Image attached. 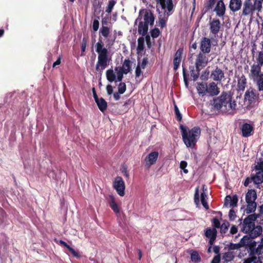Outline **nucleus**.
<instances>
[{"label":"nucleus","instance_id":"1","mask_svg":"<svg viewBox=\"0 0 263 263\" xmlns=\"http://www.w3.org/2000/svg\"><path fill=\"white\" fill-rule=\"evenodd\" d=\"M211 104L214 109L220 110L226 114H234L236 107L235 101H232L231 95L227 91H222L220 96L214 98Z\"/></svg>","mask_w":263,"mask_h":263},{"label":"nucleus","instance_id":"2","mask_svg":"<svg viewBox=\"0 0 263 263\" xmlns=\"http://www.w3.org/2000/svg\"><path fill=\"white\" fill-rule=\"evenodd\" d=\"M259 217V214H252L247 216L242 222V219H239L241 231L248 234L252 238H255L261 235L262 232V227L255 224V221Z\"/></svg>","mask_w":263,"mask_h":263},{"label":"nucleus","instance_id":"3","mask_svg":"<svg viewBox=\"0 0 263 263\" xmlns=\"http://www.w3.org/2000/svg\"><path fill=\"white\" fill-rule=\"evenodd\" d=\"M96 51L98 54V61L96 65V70L101 74L103 71L109 65L110 58L107 48L104 47V43L101 36H99L98 42L95 45Z\"/></svg>","mask_w":263,"mask_h":263},{"label":"nucleus","instance_id":"4","mask_svg":"<svg viewBox=\"0 0 263 263\" xmlns=\"http://www.w3.org/2000/svg\"><path fill=\"white\" fill-rule=\"evenodd\" d=\"M180 129L184 144L187 147H194L197 142V138L200 135V128L198 127H194L191 129L187 130L185 127L181 124Z\"/></svg>","mask_w":263,"mask_h":263},{"label":"nucleus","instance_id":"5","mask_svg":"<svg viewBox=\"0 0 263 263\" xmlns=\"http://www.w3.org/2000/svg\"><path fill=\"white\" fill-rule=\"evenodd\" d=\"M262 9V3L260 1L256 0L252 3V1L245 0L242 5L241 15L243 16L252 15L255 11L258 12H261Z\"/></svg>","mask_w":263,"mask_h":263},{"label":"nucleus","instance_id":"6","mask_svg":"<svg viewBox=\"0 0 263 263\" xmlns=\"http://www.w3.org/2000/svg\"><path fill=\"white\" fill-rule=\"evenodd\" d=\"M257 199V193L255 190H249L246 194V201L247 203L246 212L247 214H250L255 212L257 206L255 202Z\"/></svg>","mask_w":263,"mask_h":263},{"label":"nucleus","instance_id":"7","mask_svg":"<svg viewBox=\"0 0 263 263\" xmlns=\"http://www.w3.org/2000/svg\"><path fill=\"white\" fill-rule=\"evenodd\" d=\"M208 54L199 52L196 55L195 64L197 70H201L206 67L210 61Z\"/></svg>","mask_w":263,"mask_h":263},{"label":"nucleus","instance_id":"8","mask_svg":"<svg viewBox=\"0 0 263 263\" xmlns=\"http://www.w3.org/2000/svg\"><path fill=\"white\" fill-rule=\"evenodd\" d=\"M249 235H245L239 242L240 248L246 247L250 253L251 250L256 246V242Z\"/></svg>","mask_w":263,"mask_h":263},{"label":"nucleus","instance_id":"9","mask_svg":"<svg viewBox=\"0 0 263 263\" xmlns=\"http://www.w3.org/2000/svg\"><path fill=\"white\" fill-rule=\"evenodd\" d=\"M240 130L243 137L248 138L254 134V127L253 124L248 123H243L240 124Z\"/></svg>","mask_w":263,"mask_h":263},{"label":"nucleus","instance_id":"10","mask_svg":"<svg viewBox=\"0 0 263 263\" xmlns=\"http://www.w3.org/2000/svg\"><path fill=\"white\" fill-rule=\"evenodd\" d=\"M212 43L211 40L207 37L201 38L199 48L201 52L208 54L212 50Z\"/></svg>","mask_w":263,"mask_h":263},{"label":"nucleus","instance_id":"11","mask_svg":"<svg viewBox=\"0 0 263 263\" xmlns=\"http://www.w3.org/2000/svg\"><path fill=\"white\" fill-rule=\"evenodd\" d=\"M114 187L120 196H123L125 195V186L122 177H117L116 178L114 182Z\"/></svg>","mask_w":263,"mask_h":263},{"label":"nucleus","instance_id":"12","mask_svg":"<svg viewBox=\"0 0 263 263\" xmlns=\"http://www.w3.org/2000/svg\"><path fill=\"white\" fill-rule=\"evenodd\" d=\"M221 28L220 20L218 18H214L209 22V28L210 32L215 37L218 34Z\"/></svg>","mask_w":263,"mask_h":263},{"label":"nucleus","instance_id":"13","mask_svg":"<svg viewBox=\"0 0 263 263\" xmlns=\"http://www.w3.org/2000/svg\"><path fill=\"white\" fill-rule=\"evenodd\" d=\"M210 77L215 81L221 82L224 77V71L217 66L212 70Z\"/></svg>","mask_w":263,"mask_h":263},{"label":"nucleus","instance_id":"14","mask_svg":"<svg viewBox=\"0 0 263 263\" xmlns=\"http://www.w3.org/2000/svg\"><path fill=\"white\" fill-rule=\"evenodd\" d=\"M159 156L158 152L154 151L150 153L145 158V166L149 167L156 163Z\"/></svg>","mask_w":263,"mask_h":263},{"label":"nucleus","instance_id":"15","mask_svg":"<svg viewBox=\"0 0 263 263\" xmlns=\"http://www.w3.org/2000/svg\"><path fill=\"white\" fill-rule=\"evenodd\" d=\"M261 66L256 64H253L251 66L250 76L253 80H255L260 77L261 74H263L261 72Z\"/></svg>","mask_w":263,"mask_h":263},{"label":"nucleus","instance_id":"16","mask_svg":"<svg viewBox=\"0 0 263 263\" xmlns=\"http://www.w3.org/2000/svg\"><path fill=\"white\" fill-rule=\"evenodd\" d=\"M238 202V197L236 195H234L232 196L227 195L224 199V206L232 208L237 206Z\"/></svg>","mask_w":263,"mask_h":263},{"label":"nucleus","instance_id":"17","mask_svg":"<svg viewBox=\"0 0 263 263\" xmlns=\"http://www.w3.org/2000/svg\"><path fill=\"white\" fill-rule=\"evenodd\" d=\"M206 94L211 96H217L220 91L217 85L214 82H211L208 85Z\"/></svg>","mask_w":263,"mask_h":263},{"label":"nucleus","instance_id":"18","mask_svg":"<svg viewBox=\"0 0 263 263\" xmlns=\"http://www.w3.org/2000/svg\"><path fill=\"white\" fill-rule=\"evenodd\" d=\"M214 11L216 12V15L219 17L224 15L226 12V7L223 1L220 0L217 2Z\"/></svg>","mask_w":263,"mask_h":263},{"label":"nucleus","instance_id":"19","mask_svg":"<svg viewBox=\"0 0 263 263\" xmlns=\"http://www.w3.org/2000/svg\"><path fill=\"white\" fill-rule=\"evenodd\" d=\"M143 19L144 24H147L148 26V24H149L151 26H153L154 25L155 17L151 11L145 10Z\"/></svg>","mask_w":263,"mask_h":263},{"label":"nucleus","instance_id":"20","mask_svg":"<svg viewBox=\"0 0 263 263\" xmlns=\"http://www.w3.org/2000/svg\"><path fill=\"white\" fill-rule=\"evenodd\" d=\"M243 4L241 0H230L229 3V8L233 12L239 10Z\"/></svg>","mask_w":263,"mask_h":263},{"label":"nucleus","instance_id":"21","mask_svg":"<svg viewBox=\"0 0 263 263\" xmlns=\"http://www.w3.org/2000/svg\"><path fill=\"white\" fill-rule=\"evenodd\" d=\"M257 98L255 90L253 89L247 90L245 95V99L248 100L250 104L254 102Z\"/></svg>","mask_w":263,"mask_h":263},{"label":"nucleus","instance_id":"22","mask_svg":"<svg viewBox=\"0 0 263 263\" xmlns=\"http://www.w3.org/2000/svg\"><path fill=\"white\" fill-rule=\"evenodd\" d=\"M255 246L254 249H252L250 255V257L255 256V255H257L258 257L257 258H263V245L260 244L258 246L257 248Z\"/></svg>","mask_w":263,"mask_h":263},{"label":"nucleus","instance_id":"23","mask_svg":"<svg viewBox=\"0 0 263 263\" xmlns=\"http://www.w3.org/2000/svg\"><path fill=\"white\" fill-rule=\"evenodd\" d=\"M252 180L255 184L263 182V171H257L255 174H252Z\"/></svg>","mask_w":263,"mask_h":263},{"label":"nucleus","instance_id":"24","mask_svg":"<svg viewBox=\"0 0 263 263\" xmlns=\"http://www.w3.org/2000/svg\"><path fill=\"white\" fill-rule=\"evenodd\" d=\"M207 83L205 82H201L197 83V90L199 95L204 96L206 95Z\"/></svg>","mask_w":263,"mask_h":263},{"label":"nucleus","instance_id":"25","mask_svg":"<svg viewBox=\"0 0 263 263\" xmlns=\"http://www.w3.org/2000/svg\"><path fill=\"white\" fill-rule=\"evenodd\" d=\"M247 84V79L243 74L238 79L237 87L239 90L243 91Z\"/></svg>","mask_w":263,"mask_h":263},{"label":"nucleus","instance_id":"26","mask_svg":"<svg viewBox=\"0 0 263 263\" xmlns=\"http://www.w3.org/2000/svg\"><path fill=\"white\" fill-rule=\"evenodd\" d=\"M148 30V26L144 24L143 22L141 21L139 23L138 31L140 34L143 36L146 35Z\"/></svg>","mask_w":263,"mask_h":263},{"label":"nucleus","instance_id":"27","mask_svg":"<svg viewBox=\"0 0 263 263\" xmlns=\"http://www.w3.org/2000/svg\"><path fill=\"white\" fill-rule=\"evenodd\" d=\"M189 69L191 77L192 78L193 80L194 81H196L200 75V70H197L196 66L194 67V66H190Z\"/></svg>","mask_w":263,"mask_h":263},{"label":"nucleus","instance_id":"28","mask_svg":"<svg viewBox=\"0 0 263 263\" xmlns=\"http://www.w3.org/2000/svg\"><path fill=\"white\" fill-rule=\"evenodd\" d=\"M99 109L102 111L104 112L106 110L107 107V102L103 98H100L96 102Z\"/></svg>","mask_w":263,"mask_h":263},{"label":"nucleus","instance_id":"29","mask_svg":"<svg viewBox=\"0 0 263 263\" xmlns=\"http://www.w3.org/2000/svg\"><path fill=\"white\" fill-rule=\"evenodd\" d=\"M106 24V22H104L102 21V26L100 29V33H101L102 36L106 38L109 36V34L110 32V28L107 26H104V24Z\"/></svg>","mask_w":263,"mask_h":263},{"label":"nucleus","instance_id":"30","mask_svg":"<svg viewBox=\"0 0 263 263\" xmlns=\"http://www.w3.org/2000/svg\"><path fill=\"white\" fill-rule=\"evenodd\" d=\"M119 68V67H118ZM124 71V74H127L131 70V62L128 59L124 60L122 67H120Z\"/></svg>","mask_w":263,"mask_h":263},{"label":"nucleus","instance_id":"31","mask_svg":"<svg viewBox=\"0 0 263 263\" xmlns=\"http://www.w3.org/2000/svg\"><path fill=\"white\" fill-rule=\"evenodd\" d=\"M235 256V255L233 251H229L223 254L222 256V259L226 262L231 261L234 258Z\"/></svg>","mask_w":263,"mask_h":263},{"label":"nucleus","instance_id":"32","mask_svg":"<svg viewBox=\"0 0 263 263\" xmlns=\"http://www.w3.org/2000/svg\"><path fill=\"white\" fill-rule=\"evenodd\" d=\"M106 76L107 80L110 83L115 81L116 74H115L112 69H109L106 70Z\"/></svg>","mask_w":263,"mask_h":263},{"label":"nucleus","instance_id":"33","mask_svg":"<svg viewBox=\"0 0 263 263\" xmlns=\"http://www.w3.org/2000/svg\"><path fill=\"white\" fill-rule=\"evenodd\" d=\"M111 200L109 202V206L111 208V209L113 210V211L116 213H120V208L118 204H117L115 198L113 196H111L110 197Z\"/></svg>","mask_w":263,"mask_h":263},{"label":"nucleus","instance_id":"34","mask_svg":"<svg viewBox=\"0 0 263 263\" xmlns=\"http://www.w3.org/2000/svg\"><path fill=\"white\" fill-rule=\"evenodd\" d=\"M217 230L215 228H207L205 232V236L207 238H213L216 237L217 236Z\"/></svg>","mask_w":263,"mask_h":263},{"label":"nucleus","instance_id":"35","mask_svg":"<svg viewBox=\"0 0 263 263\" xmlns=\"http://www.w3.org/2000/svg\"><path fill=\"white\" fill-rule=\"evenodd\" d=\"M254 81H256L258 90L259 91H263V74H261L260 77Z\"/></svg>","mask_w":263,"mask_h":263},{"label":"nucleus","instance_id":"36","mask_svg":"<svg viewBox=\"0 0 263 263\" xmlns=\"http://www.w3.org/2000/svg\"><path fill=\"white\" fill-rule=\"evenodd\" d=\"M115 70L117 71V78H116V82H121L122 79L123 78V74H124V71L122 69H120V68L116 67L115 68Z\"/></svg>","mask_w":263,"mask_h":263},{"label":"nucleus","instance_id":"37","mask_svg":"<svg viewBox=\"0 0 263 263\" xmlns=\"http://www.w3.org/2000/svg\"><path fill=\"white\" fill-rule=\"evenodd\" d=\"M243 263H262V261L259 257L257 258L256 256H253L245 259Z\"/></svg>","mask_w":263,"mask_h":263},{"label":"nucleus","instance_id":"38","mask_svg":"<svg viewBox=\"0 0 263 263\" xmlns=\"http://www.w3.org/2000/svg\"><path fill=\"white\" fill-rule=\"evenodd\" d=\"M191 258L192 261L195 262H198L201 261V258L196 251H192L191 253Z\"/></svg>","mask_w":263,"mask_h":263},{"label":"nucleus","instance_id":"39","mask_svg":"<svg viewBox=\"0 0 263 263\" xmlns=\"http://www.w3.org/2000/svg\"><path fill=\"white\" fill-rule=\"evenodd\" d=\"M230 225V223L228 221L224 220L220 227V233L226 234L228 231Z\"/></svg>","mask_w":263,"mask_h":263},{"label":"nucleus","instance_id":"40","mask_svg":"<svg viewBox=\"0 0 263 263\" xmlns=\"http://www.w3.org/2000/svg\"><path fill=\"white\" fill-rule=\"evenodd\" d=\"M144 39L143 37H140L138 39V46L137 50L138 52H141L144 50Z\"/></svg>","mask_w":263,"mask_h":263},{"label":"nucleus","instance_id":"41","mask_svg":"<svg viewBox=\"0 0 263 263\" xmlns=\"http://www.w3.org/2000/svg\"><path fill=\"white\" fill-rule=\"evenodd\" d=\"M116 1H116V0H109V1L108 4L107 5V6L106 7V10H105V11L107 13H110L111 12L114 6L116 4Z\"/></svg>","mask_w":263,"mask_h":263},{"label":"nucleus","instance_id":"42","mask_svg":"<svg viewBox=\"0 0 263 263\" xmlns=\"http://www.w3.org/2000/svg\"><path fill=\"white\" fill-rule=\"evenodd\" d=\"M206 197H207V195L205 193L203 192L201 194V203H202V205L203 206V207L205 209L208 210L209 207L208 203L205 199V198H206Z\"/></svg>","mask_w":263,"mask_h":263},{"label":"nucleus","instance_id":"43","mask_svg":"<svg viewBox=\"0 0 263 263\" xmlns=\"http://www.w3.org/2000/svg\"><path fill=\"white\" fill-rule=\"evenodd\" d=\"M87 40L86 37H84L82 39L81 44V56L85 55V52L87 46Z\"/></svg>","mask_w":263,"mask_h":263},{"label":"nucleus","instance_id":"44","mask_svg":"<svg viewBox=\"0 0 263 263\" xmlns=\"http://www.w3.org/2000/svg\"><path fill=\"white\" fill-rule=\"evenodd\" d=\"M257 64L261 66H263V51L258 52V55L256 58Z\"/></svg>","mask_w":263,"mask_h":263},{"label":"nucleus","instance_id":"45","mask_svg":"<svg viewBox=\"0 0 263 263\" xmlns=\"http://www.w3.org/2000/svg\"><path fill=\"white\" fill-rule=\"evenodd\" d=\"M183 52V48H179L175 52L174 58L182 61Z\"/></svg>","mask_w":263,"mask_h":263},{"label":"nucleus","instance_id":"46","mask_svg":"<svg viewBox=\"0 0 263 263\" xmlns=\"http://www.w3.org/2000/svg\"><path fill=\"white\" fill-rule=\"evenodd\" d=\"M161 34V32L157 28L153 29L151 31V34L153 38L158 37Z\"/></svg>","mask_w":263,"mask_h":263},{"label":"nucleus","instance_id":"47","mask_svg":"<svg viewBox=\"0 0 263 263\" xmlns=\"http://www.w3.org/2000/svg\"><path fill=\"white\" fill-rule=\"evenodd\" d=\"M126 89V86L125 83L121 82L118 85V91L120 94L124 93Z\"/></svg>","mask_w":263,"mask_h":263},{"label":"nucleus","instance_id":"48","mask_svg":"<svg viewBox=\"0 0 263 263\" xmlns=\"http://www.w3.org/2000/svg\"><path fill=\"white\" fill-rule=\"evenodd\" d=\"M181 62V60H178L177 58L173 59V69L174 71H176L180 65V63Z\"/></svg>","mask_w":263,"mask_h":263},{"label":"nucleus","instance_id":"49","mask_svg":"<svg viewBox=\"0 0 263 263\" xmlns=\"http://www.w3.org/2000/svg\"><path fill=\"white\" fill-rule=\"evenodd\" d=\"M240 248V245L239 243H230L228 245V250L230 251H232V250H238Z\"/></svg>","mask_w":263,"mask_h":263},{"label":"nucleus","instance_id":"50","mask_svg":"<svg viewBox=\"0 0 263 263\" xmlns=\"http://www.w3.org/2000/svg\"><path fill=\"white\" fill-rule=\"evenodd\" d=\"M167 18L165 17H159L158 25L161 28H163L166 27V23Z\"/></svg>","mask_w":263,"mask_h":263},{"label":"nucleus","instance_id":"51","mask_svg":"<svg viewBox=\"0 0 263 263\" xmlns=\"http://www.w3.org/2000/svg\"><path fill=\"white\" fill-rule=\"evenodd\" d=\"M194 202L196 205L199 204V187H197L195 190L194 194Z\"/></svg>","mask_w":263,"mask_h":263},{"label":"nucleus","instance_id":"52","mask_svg":"<svg viewBox=\"0 0 263 263\" xmlns=\"http://www.w3.org/2000/svg\"><path fill=\"white\" fill-rule=\"evenodd\" d=\"M212 224L213 226V228L216 229L217 228H220L221 225L217 217H214L212 220Z\"/></svg>","mask_w":263,"mask_h":263},{"label":"nucleus","instance_id":"53","mask_svg":"<svg viewBox=\"0 0 263 263\" xmlns=\"http://www.w3.org/2000/svg\"><path fill=\"white\" fill-rule=\"evenodd\" d=\"M174 110H175V114L176 115V119L178 121L180 122L182 120V115L179 111V108L176 105H175V107H174Z\"/></svg>","mask_w":263,"mask_h":263},{"label":"nucleus","instance_id":"54","mask_svg":"<svg viewBox=\"0 0 263 263\" xmlns=\"http://www.w3.org/2000/svg\"><path fill=\"white\" fill-rule=\"evenodd\" d=\"M132 103V101L130 99L127 100L123 105V107H124L123 113L126 112L129 109V107L127 106L128 105H131Z\"/></svg>","mask_w":263,"mask_h":263},{"label":"nucleus","instance_id":"55","mask_svg":"<svg viewBox=\"0 0 263 263\" xmlns=\"http://www.w3.org/2000/svg\"><path fill=\"white\" fill-rule=\"evenodd\" d=\"M237 217L235 211L231 209L229 213V217L230 221H234Z\"/></svg>","mask_w":263,"mask_h":263},{"label":"nucleus","instance_id":"56","mask_svg":"<svg viewBox=\"0 0 263 263\" xmlns=\"http://www.w3.org/2000/svg\"><path fill=\"white\" fill-rule=\"evenodd\" d=\"M68 249L74 257H76L77 258H79L81 257V255L79 254V253L76 251L70 246L68 247Z\"/></svg>","mask_w":263,"mask_h":263},{"label":"nucleus","instance_id":"57","mask_svg":"<svg viewBox=\"0 0 263 263\" xmlns=\"http://www.w3.org/2000/svg\"><path fill=\"white\" fill-rule=\"evenodd\" d=\"M187 165V163L185 161H181L180 163V168L183 170V172L185 174H187L188 173V170L185 168Z\"/></svg>","mask_w":263,"mask_h":263},{"label":"nucleus","instance_id":"58","mask_svg":"<svg viewBox=\"0 0 263 263\" xmlns=\"http://www.w3.org/2000/svg\"><path fill=\"white\" fill-rule=\"evenodd\" d=\"M216 0H209L208 2L206 4L205 8L206 10H209L212 8V7L215 4Z\"/></svg>","mask_w":263,"mask_h":263},{"label":"nucleus","instance_id":"59","mask_svg":"<svg viewBox=\"0 0 263 263\" xmlns=\"http://www.w3.org/2000/svg\"><path fill=\"white\" fill-rule=\"evenodd\" d=\"M182 72H183V80L184 81V83L186 85V86L188 85V79L187 78V74H186V70L185 68L183 67V65H182Z\"/></svg>","mask_w":263,"mask_h":263},{"label":"nucleus","instance_id":"60","mask_svg":"<svg viewBox=\"0 0 263 263\" xmlns=\"http://www.w3.org/2000/svg\"><path fill=\"white\" fill-rule=\"evenodd\" d=\"M99 27V22L98 20H94L92 24V28L94 31H97Z\"/></svg>","mask_w":263,"mask_h":263},{"label":"nucleus","instance_id":"61","mask_svg":"<svg viewBox=\"0 0 263 263\" xmlns=\"http://www.w3.org/2000/svg\"><path fill=\"white\" fill-rule=\"evenodd\" d=\"M141 68V67H140V64H138L135 70L136 78L139 77L142 73Z\"/></svg>","mask_w":263,"mask_h":263},{"label":"nucleus","instance_id":"62","mask_svg":"<svg viewBox=\"0 0 263 263\" xmlns=\"http://www.w3.org/2000/svg\"><path fill=\"white\" fill-rule=\"evenodd\" d=\"M255 169L257 171H263V161L258 163L255 166Z\"/></svg>","mask_w":263,"mask_h":263},{"label":"nucleus","instance_id":"63","mask_svg":"<svg viewBox=\"0 0 263 263\" xmlns=\"http://www.w3.org/2000/svg\"><path fill=\"white\" fill-rule=\"evenodd\" d=\"M220 255L218 254L214 257L211 263H220Z\"/></svg>","mask_w":263,"mask_h":263},{"label":"nucleus","instance_id":"64","mask_svg":"<svg viewBox=\"0 0 263 263\" xmlns=\"http://www.w3.org/2000/svg\"><path fill=\"white\" fill-rule=\"evenodd\" d=\"M237 231H238L237 227L235 225H233L230 229V233L231 234L234 235V234H236L237 232Z\"/></svg>","mask_w":263,"mask_h":263}]
</instances>
